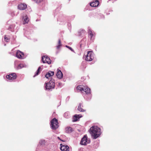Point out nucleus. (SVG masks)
<instances>
[{
  "label": "nucleus",
  "instance_id": "nucleus-25",
  "mask_svg": "<svg viewBox=\"0 0 151 151\" xmlns=\"http://www.w3.org/2000/svg\"><path fill=\"white\" fill-rule=\"evenodd\" d=\"M4 40L6 42H8L9 40V38L6 35H5L4 36Z\"/></svg>",
  "mask_w": 151,
  "mask_h": 151
},
{
  "label": "nucleus",
  "instance_id": "nucleus-16",
  "mask_svg": "<svg viewBox=\"0 0 151 151\" xmlns=\"http://www.w3.org/2000/svg\"><path fill=\"white\" fill-rule=\"evenodd\" d=\"M72 131V129L71 127H67L65 129V132L67 133H70Z\"/></svg>",
  "mask_w": 151,
  "mask_h": 151
},
{
  "label": "nucleus",
  "instance_id": "nucleus-6",
  "mask_svg": "<svg viewBox=\"0 0 151 151\" xmlns=\"http://www.w3.org/2000/svg\"><path fill=\"white\" fill-rule=\"evenodd\" d=\"M42 60L43 63H47L49 64L51 63V60L50 58L46 55L43 56Z\"/></svg>",
  "mask_w": 151,
  "mask_h": 151
},
{
  "label": "nucleus",
  "instance_id": "nucleus-26",
  "mask_svg": "<svg viewBox=\"0 0 151 151\" xmlns=\"http://www.w3.org/2000/svg\"><path fill=\"white\" fill-rule=\"evenodd\" d=\"M45 140H41L40 142L41 145H43L45 143Z\"/></svg>",
  "mask_w": 151,
  "mask_h": 151
},
{
  "label": "nucleus",
  "instance_id": "nucleus-22",
  "mask_svg": "<svg viewBox=\"0 0 151 151\" xmlns=\"http://www.w3.org/2000/svg\"><path fill=\"white\" fill-rule=\"evenodd\" d=\"M88 34L90 36V38L91 39L93 36V34L92 30H89L88 32Z\"/></svg>",
  "mask_w": 151,
  "mask_h": 151
},
{
  "label": "nucleus",
  "instance_id": "nucleus-1",
  "mask_svg": "<svg viewBox=\"0 0 151 151\" xmlns=\"http://www.w3.org/2000/svg\"><path fill=\"white\" fill-rule=\"evenodd\" d=\"M89 132L92 137L95 139L98 137L101 133L100 129L96 126L92 127L90 128Z\"/></svg>",
  "mask_w": 151,
  "mask_h": 151
},
{
  "label": "nucleus",
  "instance_id": "nucleus-10",
  "mask_svg": "<svg viewBox=\"0 0 151 151\" xmlns=\"http://www.w3.org/2000/svg\"><path fill=\"white\" fill-rule=\"evenodd\" d=\"M56 76L59 79H61L63 78V74L60 70L58 69Z\"/></svg>",
  "mask_w": 151,
  "mask_h": 151
},
{
  "label": "nucleus",
  "instance_id": "nucleus-29",
  "mask_svg": "<svg viewBox=\"0 0 151 151\" xmlns=\"http://www.w3.org/2000/svg\"><path fill=\"white\" fill-rule=\"evenodd\" d=\"M12 27V25H10V26L9 27V28H8V29L9 30H11V28Z\"/></svg>",
  "mask_w": 151,
  "mask_h": 151
},
{
  "label": "nucleus",
  "instance_id": "nucleus-27",
  "mask_svg": "<svg viewBox=\"0 0 151 151\" xmlns=\"http://www.w3.org/2000/svg\"><path fill=\"white\" fill-rule=\"evenodd\" d=\"M64 116L66 118H67L68 116V113H65L64 114Z\"/></svg>",
  "mask_w": 151,
  "mask_h": 151
},
{
  "label": "nucleus",
  "instance_id": "nucleus-14",
  "mask_svg": "<svg viewBox=\"0 0 151 151\" xmlns=\"http://www.w3.org/2000/svg\"><path fill=\"white\" fill-rule=\"evenodd\" d=\"M81 117V116H80L79 115H76L74 116L73 117V121L76 122L77 121L79 118Z\"/></svg>",
  "mask_w": 151,
  "mask_h": 151
},
{
  "label": "nucleus",
  "instance_id": "nucleus-9",
  "mask_svg": "<svg viewBox=\"0 0 151 151\" xmlns=\"http://www.w3.org/2000/svg\"><path fill=\"white\" fill-rule=\"evenodd\" d=\"M60 149L63 151H69V147L67 145H63L62 144H60Z\"/></svg>",
  "mask_w": 151,
  "mask_h": 151
},
{
  "label": "nucleus",
  "instance_id": "nucleus-5",
  "mask_svg": "<svg viewBox=\"0 0 151 151\" xmlns=\"http://www.w3.org/2000/svg\"><path fill=\"white\" fill-rule=\"evenodd\" d=\"M90 141L88 139V137L86 135H84L82 138L80 144L82 145H86L87 144L90 143Z\"/></svg>",
  "mask_w": 151,
  "mask_h": 151
},
{
  "label": "nucleus",
  "instance_id": "nucleus-24",
  "mask_svg": "<svg viewBox=\"0 0 151 151\" xmlns=\"http://www.w3.org/2000/svg\"><path fill=\"white\" fill-rule=\"evenodd\" d=\"M35 2L37 3H39L42 2L43 0H33Z\"/></svg>",
  "mask_w": 151,
  "mask_h": 151
},
{
  "label": "nucleus",
  "instance_id": "nucleus-30",
  "mask_svg": "<svg viewBox=\"0 0 151 151\" xmlns=\"http://www.w3.org/2000/svg\"><path fill=\"white\" fill-rule=\"evenodd\" d=\"M58 138L59 139H60V138L59 137H58Z\"/></svg>",
  "mask_w": 151,
  "mask_h": 151
},
{
  "label": "nucleus",
  "instance_id": "nucleus-3",
  "mask_svg": "<svg viewBox=\"0 0 151 151\" xmlns=\"http://www.w3.org/2000/svg\"><path fill=\"white\" fill-rule=\"evenodd\" d=\"M94 58L93 54L91 51H89L87 52V54L85 59V60L87 61H91Z\"/></svg>",
  "mask_w": 151,
  "mask_h": 151
},
{
  "label": "nucleus",
  "instance_id": "nucleus-20",
  "mask_svg": "<svg viewBox=\"0 0 151 151\" xmlns=\"http://www.w3.org/2000/svg\"><path fill=\"white\" fill-rule=\"evenodd\" d=\"M24 22H25L24 24L27 23L29 21V19L27 16H25L23 17Z\"/></svg>",
  "mask_w": 151,
  "mask_h": 151
},
{
  "label": "nucleus",
  "instance_id": "nucleus-19",
  "mask_svg": "<svg viewBox=\"0 0 151 151\" xmlns=\"http://www.w3.org/2000/svg\"><path fill=\"white\" fill-rule=\"evenodd\" d=\"M76 89L78 90H79L81 91H83L84 89V88L81 85H79L78 86L76 87Z\"/></svg>",
  "mask_w": 151,
  "mask_h": 151
},
{
  "label": "nucleus",
  "instance_id": "nucleus-23",
  "mask_svg": "<svg viewBox=\"0 0 151 151\" xmlns=\"http://www.w3.org/2000/svg\"><path fill=\"white\" fill-rule=\"evenodd\" d=\"M58 45L57 46V49H58L60 48V46H61V43L60 40V39L59 40L58 42Z\"/></svg>",
  "mask_w": 151,
  "mask_h": 151
},
{
  "label": "nucleus",
  "instance_id": "nucleus-4",
  "mask_svg": "<svg viewBox=\"0 0 151 151\" xmlns=\"http://www.w3.org/2000/svg\"><path fill=\"white\" fill-rule=\"evenodd\" d=\"M45 88L46 89L49 90L52 88H54L55 86V83L52 80L50 81L48 83H45Z\"/></svg>",
  "mask_w": 151,
  "mask_h": 151
},
{
  "label": "nucleus",
  "instance_id": "nucleus-7",
  "mask_svg": "<svg viewBox=\"0 0 151 151\" xmlns=\"http://www.w3.org/2000/svg\"><path fill=\"white\" fill-rule=\"evenodd\" d=\"M16 56L17 58L20 59H24V54L23 52L19 50H18L16 54Z\"/></svg>",
  "mask_w": 151,
  "mask_h": 151
},
{
  "label": "nucleus",
  "instance_id": "nucleus-17",
  "mask_svg": "<svg viewBox=\"0 0 151 151\" xmlns=\"http://www.w3.org/2000/svg\"><path fill=\"white\" fill-rule=\"evenodd\" d=\"M83 91L85 92L87 94H89L90 93L91 90L90 89L88 88H85V87L84 88Z\"/></svg>",
  "mask_w": 151,
  "mask_h": 151
},
{
  "label": "nucleus",
  "instance_id": "nucleus-15",
  "mask_svg": "<svg viewBox=\"0 0 151 151\" xmlns=\"http://www.w3.org/2000/svg\"><path fill=\"white\" fill-rule=\"evenodd\" d=\"M81 103L79 104L78 110L81 112H84L86 111V110L81 108Z\"/></svg>",
  "mask_w": 151,
  "mask_h": 151
},
{
  "label": "nucleus",
  "instance_id": "nucleus-13",
  "mask_svg": "<svg viewBox=\"0 0 151 151\" xmlns=\"http://www.w3.org/2000/svg\"><path fill=\"white\" fill-rule=\"evenodd\" d=\"M54 74V72L53 71H49L45 75V77L47 78H48L49 77L53 76Z\"/></svg>",
  "mask_w": 151,
  "mask_h": 151
},
{
  "label": "nucleus",
  "instance_id": "nucleus-11",
  "mask_svg": "<svg viewBox=\"0 0 151 151\" xmlns=\"http://www.w3.org/2000/svg\"><path fill=\"white\" fill-rule=\"evenodd\" d=\"M27 5L24 4H21L18 6V8L19 10H23L27 8Z\"/></svg>",
  "mask_w": 151,
  "mask_h": 151
},
{
  "label": "nucleus",
  "instance_id": "nucleus-8",
  "mask_svg": "<svg viewBox=\"0 0 151 151\" xmlns=\"http://www.w3.org/2000/svg\"><path fill=\"white\" fill-rule=\"evenodd\" d=\"M6 77L7 79H8L9 80L13 81L16 79L17 76L15 73H12L9 75H7Z\"/></svg>",
  "mask_w": 151,
  "mask_h": 151
},
{
  "label": "nucleus",
  "instance_id": "nucleus-31",
  "mask_svg": "<svg viewBox=\"0 0 151 151\" xmlns=\"http://www.w3.org/2000/svg\"><path fill=\"white\" fill-rule=\"evenodd\" d=\"M20 67V68H22L21 67Z\"/></svg>",
  "mask_w": 151,
  "mask_h": 151
},
{
  "label": "nucleus",
  "instance_id": "nucleus-21",
  "mask_svg": "<svg viewBox=\"0 0 151 151\" xmlns=\"http://www.w3.org/2000/svg\"><path fill=\"white\" fill-rule=\"evenodd\" d=\"M85 32V31L83 30H80L78 32V35L79 36H81Z\"/></svg>",
  "mask_w": 151,
  "mask_h": 151
},
{
  "label": "nucleus",
  "instance_id": "nucleus-18",
  "mask_svg": "<svg viewBox=\"0 0 151 151\" xmlns=\"http://www.w3.org/2000/svg\"><path fill=\"white\" fill-rule=\"evenodd\" d=\"M41 70H42L41 68H40V67L38 68L37 70V71H36V72L35 74L33 76V77H35V76L38 75L39 74V73H40V71H41Z\"/></svg>",
  "mask_w": 151,
  "mask_h": 151
},
{
  "label": "nucleus",
  "instance_id": "nucleus-28",
  "mask_svg": "<svg viewBox=\"0 0 151 151\" xmlns=\"http://www.w3.org/2000/svg\"><path fill=\"white\" fill-rule=\"evenodd\" d=\"M66 47H67L68 48H69L71 50H72V49L71 47H69L68 46H66Z\"/></svg>",
  "mask_w": 151,
  "mask_h": 151
},
{
  "label": "nucleus",
  "instance_id": "nucleus-2",
  "mask_svg": "<svg viewBox=\"0 0 151 151\" xmlns=\"http://www.w3.org/2000/svg\"><path fill=\"white\" fill-rule=\"evenodd\" d=\"M50 127L54 130H55L59 127L58 120L55 118L52 119L51 121Z\"/></svg>",
  "mask_w": 151,
  "mask_h": 151
},
{
  "label": "nucleus",
  "instance_id": "nucleus-12",
  "mask_svg": "<svg viewBox=\"0 0 151 151\" xmlns=\"http://www.w3.org/2000/svg\"><path fill=\"white\" fill-rule=\"evenodd\" d=\"M99 1L96 0L95 1H93L90 3V5L91 6L93 7L98 6L99 5Z\"/></svg>",
  "mask_w": 151,
  "mask_h": 151
}]
</instances>
